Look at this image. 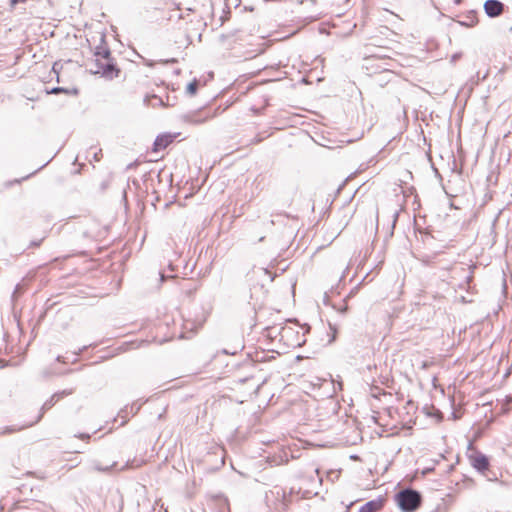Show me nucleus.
Here are the masks:
<instances>
[{"label": "nucleus", "instance_id": "9b49d317", "mask_svg": "<svg viewBox=\"0 0 512 512\" xmlns=\"http://www.w3.org/2000/svg\"><path fill=\"white\" fill-rule=\"evenodd\" d=\"M290 331H291V329H290V328H288V329L284 328V329H283V331H282V335H281V337H282V338L287 337L288 335H285V334H288Z\"/></svg>", "mask_w": 512, "mask_h": 512}, {"label": "nucleus", "instance_id": "0eeeda50", "mask_svg": "<svg viewBox=\"0 0 512 512\" xmlns=\"http://www.w3.org/2000/svg\"><path fill=\"white\" fill-rule=\"evenodd\" d=\"M387 499L384 496H380L374 500L367 502L363 505L359 512H379L383 509Z\"/></svg>", "mask_w": 512, "mask_h": 512}, {"label": "nucleus", "instance_id": "7ed1b4c3", "mask_svg": "<svg viewBox=\"0 0 512 512\" xmlns=\"http://www.w3.org/2000/svg\"><path fill=\"white\" fill-rule=\"evenodd\" d=\"M216 114V110L204 107L190 113L188 115V120L194 124H202L216 117Z\"/></svg>", "mask_w": 512, "mask_h": 512}, {"label": "nucleus", "instance_id": "4468645a", "mask_svg": "<svg viewBox=\"0 0 512 512\" xmlns=\"http://www.w3.org/2000/svg\"><path fill=\"white\" fill-rule=\"evenodd\" d=\"M60 91H62L61 88H55L52 90L53 93H59Z\"/></svg>", "mask_w": 512, "mask_h": 512}, {"label": "nucleus", "instance_id": "2eb2a0df", "mask_svg": "<svg viewBox=\"0 0 512 512\" xmlns=\"http://www.w3.org/2000/svg\"><path fill=\"white\" fill-rule=\"evenodd\" d=\"M455 2L459 4L461 2V0H455Z\"/></svg>", "mask_w": 512, "mask_h": 512}, {"label": "nucleus", "instance_id": "20e7f679", "mask_svg": "<svg viewBox=\"0 0 512 512\" xmlns=\"http://www.w3.org/2000/svg\"><path fill=\"white\" fill-rule=\"evenodd\" d=\"M175 139L176 135L171 133H162L158 135L153 143L152 152L158 154L164 151L175 141Z\"/></svg>", "mask_w": 512, "mask_h": 512}, {"label": "nucleus", "instance_id": "f257e3e1", "mask_svg": "<svg viewBox=\"0 0 512 512\" xmlns=\"http://www.w3.org/2000/svg\"><path fill=\"white\" fill-rule=\"evenodd\" d=\"M395 501L403 512H415L422 504V496L416 490L404 489L396 494Z\"/></svg>", "mask_w": 512, "mask_h": 512}, {"label": "nucleus", "instance_id": "9d476101", "mask_svg": "<svg viewBox=\"0 0 512 512\" xmlns=\"http://www.w3.org/2000/svg\"><path fill=\"white\" fill-rule=\"evenodd\" d=\"M42 416H43V414H42V413H41V414H39V415L37 416V418L35 419V421H34V422H32V423H30V424H28V425L22 426V427H18V428H14V427H12V428H6V429L3 431V433H15V432H19V431H21V430H22V429H24V428L31 427L34 423H37V422L42 418Z\"/></svg>", "mask_w": 512, "mask_h": 512}, {"label": "nucleus", "instance_id": "f8f14e48", "mask_svg": "<svg viewBox=\"0 0 512 512\" xmlns=\"http://www.w3.org/2000/svg\"><path fill=\"white\" fill-rule=\"evenodd\" d=\"M170 5H171V8H172L173 11H179L180 10V7H178L174 3H170Z\"/></svg>", "mask_w": 512, "mask_h": 512}, {"label": "nucleus", "instance_id": "f03ea898", "mask_svg": "<svg viewBox=\"0 0 512 512\" xmlns=\"http://www.w3.org/2000/svg\"><path fill=\"white\" fill-rule=\"evenodd\" d=\"M468 460L471 466L480 472H486L489 469V459L476 449L471 450V453L468 455Z\"/></svg>", "mask_w": 512, "mask_h": 512}, {"label": "nucleus", "instance_id": "1a4fd4ad", "mask_svg": "<svg viewBox=\"0 0 512 512\" xmlns=\"http://www.w3.org/2000/svg\"><path fill=\"white\" fill-rule=\"evenodd\" d=\"M201 86V83L199 80L197 79H194L193 81H191L187 86H186V93L190 96H194L198 89L200 88Z\"/></svg>", "mask_w": 512, "mask_h": 512}, {"label": "nucleus", "instance_id": "39448f33", "mask_svg": "<svg viewBox=\"0 0 512 512\" xmlns=\"http://www.w3.org/2000/svg\"><path fill=\"white\" fill-rule=\"evenodd\" d=\"M169 97L166 95L165 98L162 95H158L155 93L146 94L144 101L147 106L152 108H161L168 106Z\"/></svg>", "mask_w": 512, "mask_h": 512}, {"label": "nucleus", "instance_id": "ddd939ff", "mask_svg": "<svg viewBox=\"0 0 512 512\" xmlns=\"http://www.w3.org/2000/svg\"><path fill=\"white\" fill-rule=\"evenodd\" d=\"M10 1H11V4L14 6L18 3L24 2L25 0H10Z\"/></svg>", "mask_w": 512, "mask_h": 512}, {"label": "nucleus", "instance_id": "6e6552de", "mask_svg": "<svg viewBox=\"0 0 512 512\" xmlns=\"http://www.w3.org/2000/svg\"><path fill=\"white\" fill-rule=\"evenodd\" d=\"M109 52H106V54L102 57V59L104 60V63L103 65L95 71V73H102L104 75H112L113 73V65L110 63V58H109Z\"/></svg>", "mask_w": 512, "mask_h": 512}, {"label": "nucleus", "instance_id": "423d86ee", "mask_svg": "<svg viewBox=\"0 0 512 512\" xmlns=\"http://www.w3.org/2000/svg\"><path fill=\"white\" fill-rule=\"evenodd\" d=\"M484 10L489 17H498L503 13L504 5L498 0H487L484 3Z\"/></svg>", "mask_w": 512, "mask_h": 512}]
</instances>
